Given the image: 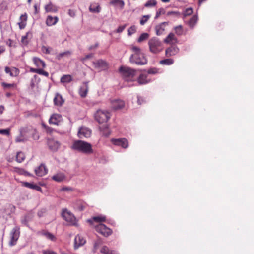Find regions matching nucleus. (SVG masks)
<instances>
[{"label": "nucleus", "mask_w": 254, "mask_h": 254, "mask_svg": "<svg viewBox=\"0 0 254 254\" xmlns=\"http://www.w3.org/2000/svg\"><path fill=\"white\" fill-rule=\"evenodd\" d=\"M130 49L133 52L130 57V62L139 65H145L147 63V59L139 47L132 45Z\"/></svg>", "instance_id": "1"}, {"label": "nucleus", "mask_w": 254, "mask_h": 254, "mask_svg": "<svg viewBox=\"0 0 254 254\" xmlns=\"http://www.w3.org/2000/svg\"><path fill=\"white\" fill-rule=\"evenodd\" d=\"M72 148L74 150L85 154H90L93 152L91 144L82 140L75 141L72 144Z\"/></svg>", "instance_id": "2"}, {"label": "nucleus", "mask_w": 254, "mask_h": 254, "mask_svg": "<svg viewBox=\"0 0 254 254\" xmlns=\"http://www.w3.org/2000/svg\"><path fill=\"white\" fill-rule=\"evenodd\" d=\"M149 51L153 54H157L163 50V44L157 37H154L148 41Z\"/></svg>", "instance_id": "3"}, {"label": "nucleus", "mask_w": 254, "mask_h": 254, "mask_svg": "<svg viewBox=\"0 0 254 254\" xmlns=\"http://www.w3.org/2000/svg\"><path fill=\"white\" fill-rule=\"evenodd\" d=\"M33 61L34 64L37 67V68H33V72H36L40 75L48 77L49 73L43 69L46 66L45 62L38 58H34Z\"/></svg>", "instance_id": "4"}, {"label": "nucleus", "mask_w": 254, "mask_h": 254, "mask_svg": "<svg viewBox=\"0 0 254 254\" xmlns=\"http://www.w3.org/2000/svg\"><path fill=\"white\" fill-rule=\"evenodd\" d=\"M120 72L125 79L127 81H132L136 71L128 67L122 66L120 68Z\"/></svg>", "instance_id": "5"}, {"label": "nucleus", "mask_w": 254, "mask_h": 254, "mask_svg": "<svg viewBox=\"0 0 254 254\" xmlns=\"http://www.w3.org/2000/svg\"><path fill=\"white\" fill-rule=\"evenodd\" d=\"M95 120L100 124L106 122L110 118V114L107 111L98 110L94 115Z\"/></svg>", "instance_id": "6"}, {"label": "nucleus", "mask_w": 254, "mask_h": 254, "mask_svg": "<svg viewBox=\"0 0 254 254\" xmlns=\"http://www.w3.org/2000/svg\"><path fill=\"white\" fill-rule=\"evenodd\" d=\"M20 236V228L18 226L14 227L10 233V241L9 244L13 246L16 244V242Z\"/></svg>", "instance_id": "7"}, {"label": "nucleus", "mask_w": 254, "mask_h": 254, "mask_svg": "<svg viewBox=\"0 0 254 254\" xmlns=\"http://www.w3.org/2000/svg\"><path fill=\"white\" fill-rule=\"evenodd\" d=\"M62 216L64 219L70 225H75L76 224V219L73 214L66 209L63 210Z\"/></svg>", "instance_id": "8"}, {"label": "nucleus", "mask_w": 254, "mask_h": 254, "mask_svg": "<svg viewBox=\"0 0 254 254\" xmlns=\"http://www.w3.org/2000/svg\"><path fill=\"white\" fill-rule=\"evenodd\" d=\"M96 230L104 236H108L112 233V230L102 223L95 226Z\"/></svg>", "instance_id": "9"}, {"label": "nucleus", "mask_w": 254, "mask_h": 254, "mask_svg": "<svg viewBox=\"0 0 254 254\" xmlns=\"http://www.w3.org/2000/svg\"><path fill=\"white\" fill-rule=\"evenodd\" d=\"M111 142L115 145L121 146L123 148L128 147V141L126 138L112 139Z\"/></svg>", "instance_id": "10"}, {"label": "nucleus", "mask_w": 254, "mask_h": 254, "mask_svg": "<svg viewBox=\"0 0 254 254\" xmlns=\"http://www.w3.org/2000/svg\"><path fill=\"white\" fill-rule=\"evenodd\" d=\"M168 25V22H163L157 25L155 27L156 35L160 36L163 34L165 30V28Z\"/></svg>", "instance_id": "11"}, {"label": "nucleus", "mask_w": 254, "mask_h": 254, "mask_svg": "<svg viewBox=\"0 0 254 254\" xmlns=\"http://www.w3.org/2000/svg\"><path fill=\"white\" fill-rule=\"evenodd\" d=\"M91 131L89 128L82 127L80 128L78 132V136L79 138H88L90 136Z\"/></svg>", "instance_id": "12"}, {"label": "nucleus", "mask_w": 254, "mask_h": 254, "mask_svg": "<svg viewBox=\"0 0 254 254\" xmlns=\"http://www.w3.org/2000/svg\"><path fill=\"white\" fill-rule=\"evenodd\" d=\"M72 205L74 209L79 211H83L87 206V204L81 200H76Z\"/></svg>", "instance_id": "13"}, {"label": "nucleus", "mask_w": 254, "mask_h": 254, "mask_svg": "<svg viewBox=\"0 0 254 254\" xmlns=\"http://www.w3.org/2000/svg\"><path fill=\"white\" fill-rule=\"evenodd\" d=\"M47 145L51 150L56 151L58 149L60 144L58 141L53 139L49 138L47 139Z\"/></svg>", "instance_id": "14"}, {"label": "nucleus", "mask_w": 254, "mask_h": 254, "mask_svg": "<svg viewBox=\"0 0 254 254\" xmlns=\"http://www.w3.org/2000/svg\"><path fill=\"white\" fill-rule=\"evenodd\" d=\"M4 71L6 74H8L11 77H16L19 75L20 72L19 70L14 67H9L6 66Z\"/></svg>", "instance_id": "15"}, {"label": "nucleus", "mask_w": 254, "mask_h": 254, "mask_svg": "<svg viewBox=\"0 0 254 254\" xmlns=\"http://www.w3.org/2000/svg\"><path fill=\"white\" fill-rule=\"evenodd\" d=\"M35 172L37 176L42 177L48 172V169L44 164H41L38 167L35 168Z\"/></svg>", "instance_id": "16"}, {"label": "nucleus", "mask_w": 254, "mask_h": 254, "mask_svg": "<svg viewBox=\"0 0 254 254\" xmlns=\"http://www.w3.org/2000/svg\"><path fill=\"white\" fill-rule=\"evenodd\" d=\"M179 49L176 45H172L166 49L165 51L167 57H171L176 55L179 52Z\"/></svg>", "instance_id": "17"}, {"label": "nucleus", "mask_w": 254, "mask_h": 254, "mask_svg": "<svg viewBox=\"0 0 254 254\" xmlns=\"http://www.w3.org/2000/svg\"><path fill=\"white\" fill-rule=\"evenodd\" d=\"M95 68H98L100 70H105L107 68V63L102 59L98 60L96 62L93 63Z\"/></svg>", "instance_id": "18"}, {"label": "nucleus", "mask_w": 254, "mask_h": 254, "mask_svg": "<svg viewBox=\"0 0 254 254\" xmlns=\"http://www.w3.org/2000/svg\"><path fill=\"white\" fill-rule=\"evenodd\" d=\"M86 242L85 239L81 235L76 236L74 239V248L78 249L80 246H83Z\"/></svg>", "instance_id": "19"}, {"label": "nucleus", "mask_w": 254, "mask_h": 254, "mask_svg": "<svg viewBox=\"0 0 254 254\" xmlns=\"http://www.w3.org/2000/svg\"><path fill=\"white\" fill-rule=\"evenodd\" d=\"M111 103L112 107L115 110L122 109L125 106L124 101L119 99L113 100Z\"/></svg>", "instance_id": "20"}, {"label": "nucleus", "mask_w": 254, "mask_h": 254, "mask_svg": "<svg viewBox=\"0 0 254 254\" xmlns=\"http://www.w3.org/2000/svg\"><path fill=\"white\" fill-rule=\"evenodd\" d=\"M150 81L151 79L148 78V74H141L137 78V82L140 85L146 84Z\"/></svg>", "instance_id": "21"}, {"label": "nucleus", "mask_w": 254, "mask_h": 254, "mask_svg": "<svg viewBox=\"0 0 254 254\" xmlns=\"http://www.w3.org/2000/svg\"><path fill=\"white\" fill-rule=\"evenodd\" d=\"M62 116L58 114H54L51 116L49 119V123L54 125H58L62 121Z\"/></svg>", "instance_id": "22"}, {"label": "nucleus", "mask_w": 254, "mask_h": 254, "mask_svg": "<svg viewBox=\"0 0 254 254\" xmlns=\"http://www.w3.org/2000/svg\"><path fill=\"white\" fill-rule=\"evenodd\" d=\"M164 42L167 44H174L177 42V39L173 33H170L164 40Z\"/></svg>", "instance_id": "23"}, {"label": "nucleus", "mask_w": 254, "mask_h": 254, "mask_svg": "<svg viewBox=\"0 0 254 254\" xmlns=\"http://www.w3.org/2000/svg\"><path fill=\"white\" fill-rule=\"evenodd\" d=\"M88 91V83H83L82 86L80 87L79 94L82 97H85Z\"/></svg>", "instance_id": "24"}, {"label": "nucleus", "mask_w": 254, "mask_h": 254, "mask_svg": "<svg viewBox=\"0 0 254 254\" xmlns=\"http://www.w3.org/2000/svg\"><path fill=\"white\" fill-rule=\"evenodd\" d=\"M27 19V16L26 14H22L20 16L19 18L20 21L18 23L20 29H23L25 27L26 25Z\"/></svg>", "instance_id": "25"}, {"label": "nucleus", "mask_w": 254, "mask_h": 254, "mask_svg": "<svg viewBox=\"0 0 254 254\" xmlns=\"http://www.w3.org/2000/svg\"><path fill=\"white\" fill-rule=\"evenodd\" d=\"M106 220V217L104 216L100 215L98 216L93 217L91 219H88L87 222L90 224H92L93 221H95L96 222L100 223L102 222H104Z\"/></svg>", "instance_id": "26"}, {"label": "nucleus", "mask_w": 254, "mask_h": 254, "mask_svg": "<svg viewBox=\"0 0 254 254\" xmlns=\"http://www.w3.org/2000/svg\"><path fill=\"white\" fill-rule=\"evenodd\" d=\"M58 21V18L56 16L52 17L48 16L46 19V24L49 26H53L56 24Z\"/></svg>", "instance_id": "27"}, {"label": "nucleus", "mask_w": 254, "mask_h": 254, "mask_svg": "<svg viewBox=\"0 0 254 254\" xmlns=\"http://www.w3.org/2000/svg\"><path fill=\"white\" fill-rule=\"evenodd\" d=\"M52 178L53 180L56 182H61L63 181L65 179V176L64 174L63 173H58L53 175Z\"/></svg>", "instance_id": "28"}, {"label": "nucleus", "mask_w": 254, "mask_h": 254, "mask_svg": "<svg viewBox=\"0 0 254 254\" xmlns=\"http://www.w3.org/2000/svg\"><path fill=\"white\" fill-rule=\"evenodd\" d=\"M100 252L103 254H119L115 250H110L107 246H104L100 250Z\"/></svg>", "instance_id": "29"}, {"label": "nucleus", "mask_w": 254, "mask_h": 254, "mask_svg": "<svg viewBox=\"0 0 254 254\" xmlns=\"http://www.w3.org/2000/svg\"><path fill=\"white\" fill-rule=\"evenodd\" d=\"M64 100L62 98V97L61 95L57 94L54 99V102L55 105L57 106H61L64 103Z\"/></svg>", "instance_id": "30"}, {"label": "nucleus", "mask_w": 254, "mask_h": 254, "mask_svg": "<svg viewBox=\"0 0 254 254\" xmlns=\"http://www.w3.org/2000/svg\"><path fill=\"white\" fill-rule=\"evenodd\" d=\"M198 20V16L196 15H193L188 21V24L190 28H193Z\"/></svg>", "instance_id": "31"}, {"label": "nucleus", "mask_w": 254, "mask_h": 254, "mask_svg": "<svg viewBox=\"0 0 254 254\" xmlns=\"http://www.w3.org/2000/svg\"><path fill=\"white\" fill-rule=\"evenodd\" d=\"M1 86L4 89H14L16 87V84L15 83H7L3 82L1 83Z\"/></svg>", "instance_id": "32"}, {"label": "nucleus", "mask_w": 254, "mask_h": 254, "mask_svg": "<svg viewBox=\"0 0 254 254\" xmlns=\"http://www.w3.org/2000/svg\"><path fill=\"white\" fill-rule=\"evenodd\" d=\"M100 129L104 135L107 136L110 135V131L109 129L108 126L105 125L103 126L102 127H100Z\"/></svg>", "instance_id": "33"}, {"label": "nucleus", "mask_w": 254, "mask_h": 254, "mask_svg": "<svg viewBox=\"0 0 254 254\" xmlns=\"http://www.w3.org/2000/svg\"><path fill=\"white\" fill-rule=\"evenodd\" d=\"M25 156L24 154L22 152H17L16 156V160L19 163L22 162L25 159Z\"/></svg>", "instance_id": "34"}, {"label": "nucleus", "mask_w": 254, "mask_h": 254, "mask_svg": "<svg viewBox=\"0 0 254 254\" xmlns=\"http://www.w3.org/2000/svg\"><path fill=\"white\" fill-rule=\"evenodd\" d=\"M72 77L70 75H65L61 78V82L62 83H69L72 81Z\"/></svg>", "instance_id": "35"}, {"label": "nucleus", "mask_w": 254, "mask_h": 254, "mask_svg": "<svg viewBox=\"0 0 254 254\" xmlns=\"http://www.w3.org/2000/svg\"><path fill=\"white\" fill-rule=\"evenodd\" d=\"M71 54V52L69 51H66L58 54L56 56V58L58 60H60L64 57H68L70 56Z\"/></svg>", "instance_id": "36"}, {"label": "nucleus", "mask_w": 254, "mask_h": 254, "mask_svg": "<svg viewBox=\"0 0 254 254\" xmlns=\"http://www.w3.org/2000/svg\"><path fill=\"white\" fill-rule=\"evenodd\" d=\"M43 235L45 236V237L49 239L51 241H55L56 240V237L55 236L52 234V233L49 232H45L43 233Z\"/></svg>", "instance_id": "37"}, {"label": "nucleus", "mask_w": 254, "mask_h": 254, "mask_svg": "<svg viewBox=\"0 0 254 254\" xmlns=\"http://www.w3.org/2000/svg\"><path fill=\"white\" fill-rule=\"evenodd\" d=\"M157 2L156 0H149L144 4L146 7H150L154 6L156 5Z\"/></svg>", "instance_id": "38"}, {"label": "nucleus", "mask_w": 254, "mask_h": 254, "mask_svg": "<svg viewBox=\"0 0 254 254\" xmlns=\"http://www.w3.org/2000/svg\"><path fill=\"white\" fill-rule=\"evenodd\" d=\"M174 62V61L172 59H166L160 61V63L162 64L171 65Z\"/></svg>", "instance_id": "39"}, {"label": "nucleus", "mask_w": 254, "mask_h": 254, "mask_svg": "<svg viewBox=\"0 0 254 254\" xmlns=\"http://www.w3.org/2000/svg\"><path fill=\"white\" fill-rule=\"evenodd\" d=\"M149 37V34L147 33H143L140 35L139 37L138 38L137 41L139 43L143 41L148 39Z\"/></svg>", "instance_id": "40"}, {"label": "nucleus", "mask_w": 254, "mask_h": 254, "mask_svg": "<svg viewBox=\"0 0 254 254\" xmlns=\"http://www.w3.org/2000/svg\"><path fill=\"white\" fill-rule=\"evenodd\" d=\"M150 15H146L142 16L141 18L140 21V24L141 25H143L145 24V23L148 20V19L150 18Z\"/></svg>", "instance_id": "41"}, {"label": "nucleus", "mask_w": 254, "mask_h": 254, "mask_svg": "<svg viewBox=\"0 0 254 254\" xmlns=\"http://www.w3.org/2000/svg\"><path fill=\"white\" fill-rule=\"evenodd\" d=\"M111 5H116V4L121 3V9H123L124 7V2L122 0H113L110 2Z\"/></svg>", "instance_id": "42"}, {"label": "nucleus", "mask_w": 254, "mask_h": 254, "mask_svg": "<svg viewBox=\"0 0 254 254\" xmlns=\"http://www.w3.org/2000/svg\"><path fill=\"white\" fill-rule=\"evenodd\" d=\"M175 33L178 35H181L183 34V27L181 25H179L174 28Z\"/></svg>", "instance_id": "43"}, {"label": "nucleus", "mask_w": 254, "mask_h": 254, "mask_svg": "<svg viewBox=\"0 0 254 254\" xmlns=\"http://www.w3.org/2000/svg\"><path fill=\"white\" fill-rule=\"evenodd\" d=\"M42 52L45 54H50L52 50V48L50 47L43 46L41 48Z\"/></svg>", "instance_id": "44"}, {"label": "nucleus", "mask_w": 254, "mask_h": 254, "mask_svg": "<svg viewBox=\"0 0 254 254\" xmlns=\"http://www.w3.org/2000/svg\"><path fill=\"white\" fill-rule=\"evenodd\" d=\"M15 171L19 173L20 174L24 175L26 176H30V174L23 170V169L20 168H15Z\"/></svg>", "instance_id": "45"}, {"label": "nucleus", "mask_w": 254, "mask_h": 254, "mask_svg": "<svg viewBox=\"0 0 254 254\" xmlns=\"http://www.w3.org/2000/svg\"><path fill=\"white\" fill-rule=\"evenodd\" d=\"M45 10L47 12L55 11V8L51 4L46 5L45 7Z\"/></svg>", "instance_id": "46"}, {"label": "nucleus", "mask_w": 254, "mask_h": 254, "mask_svg": "<svg viewBox=\"0 0 254 254\" xmlns=\"http://www.w3.org/2000/svg\"><path fill=\"white\" fill-rule=\"evenodd\" d=\"M29 34V33H27L26 35L22 37L21 42L23 45H26L28 44V42L27 39H28V36Z\"/></svg>", "instance_id": "47"}, {"label": "nucleus", "mask_w": 254, "mask_h": 254, "mask_svg": "<svg viewBox=\"0 0 254 254\" xmlns=\"http://www.w3.org/2000/svg\"><path fill=\"white\" fill-rule=\"evenodd\" d=\"M73 189L72 187L66 186H64L62 187L60 190L61 191H64L67 192H71L73 191Z\"/></svg>", "instance_id": "48"}, {"label": "nucleus", "mask_w": 254, "mask_h": 254, "mask_svg": "<svg viewBox=\"0 0 254 254\" xmlns=\"http://www.w3.org/2000/svg\"><path fill=\"white\" fill-rule=\"evenodd\" d=\"M136 30V28L135 26H131L128 30V35L130 36L134 33Z\"/></svg>", "instance_id": "49"}, {"label": "nucleus", "mask_w": 254, "mask_h": 254, "mask_svg": "<svg viewBox=\"0 0 254 254\" xmlns=\"http://www.w3.org/2000/svg\"><path fill=\"white\" fill-rule=\"evenodd\" d=\"M193 13V9L191 8H187L184 12V15L185 16L190 15Z\"/></svg>", "instance_id": "50"}, {"label": "nucleus", "mask_w": 254, "mask_h": 254, "mask_svg": "<svg viewBox=\"0 0 254 254\" xmlns=\"http://www.w3.org/2000/svg\"><path fill=\"white\" fill-rule=\"evenodd\" d=\"M89 10L92 12L98 13L100 11V7L99 6L95 7H93L92 6H90L89 7Z\"/></svg>", "instance_id": "51"}, {"label": "nucleus", "mask_w": 254, "mask_h": 254, "mask_svg": "<svg viewBox=\"0 0 254 254\" xmlns=\"http://www.w3.org/2000/svg\"><path fill=\"white\" fill-rule=\"evenodd\" d=\"M0 134L9 135L10 134V129H0Z\"/></svg>", "instance_id": "52"}, {"label": "nucleus", "mask_w": 254, "mask_h": 254, "mask_svg": "<svg viewBox=\"0 0 254 254\" xmlns=\"http://www.w3.org/2000/svg\"><path fill=\"white\" fill-rule=\"evenodd\" d=\"M21 183L22 186L32 189V183L26 182H21Z\"/></svg>", "instance_id": "53"}, {"label": "nucleus", "mask_w": 254, "mask_h": 254, "mask_svg": "<svg viewBox=\"0 0 254 254\" xmlns=\"http://www.w3.org/2000/svg\"><path fill=\"white\" fill-rule=\"evenodd\" d=\"M43 254H57V253L52 250H46L43 251Z\"/></svg>", "instance_id": "54"}, {"label": "nucleus", "mask_w": 254, "mask_h": 254, "mask_svg": "<svg viewBox=\"0 0 254 254\" xmlns=\"http://www.w3.org/2000/svg\"><path fill=\"white\" fill-rule=\"evenodd\" d=\"M158 72L156 68H150L148 70V74H155Z\"/></svg>", "instance_id": "55"}, {"label": "nucleus", "mask_w": 254, "mask_h": 254, "mask_svg": "<svg viewBox=\"0 0 254 254\" xmlns=\"http://www.w3.org/2000/svg\"><path fill=\"white\" fill-rule=\"evenodd\" d=\"M93 55H94V54H92V53L88 54V55H86L84 58H82L81 59V60L82 61H86L87 59H91V58H93Z\"/></svg>", "instance_id": "56"}, {"label": "nucleus", "mask_w": 254, "mask_h": 254, "mask_svg": "<svg viewBox=\"0 0 254 254\" xmlns=\"http://www.w3.org/2000/svg\"><path fill=\"white\" fill-rule=\"evenodd\" d=\"M33 189L36 190L38 191L42 192V189L40 186L36 185V184H33Z\"/></svg>", "instance_id": "57"}, {"label": "nucleus", "mask_w": 254, "mask_h": 254, "mask_svg": "<svg viewBox=\"0 0 254 254\" xmlns=\"http://www.w3.org/2000/svg\"><path fill=\"white\" fill-rule=\"evenodd\" d=\"M29 216H25L24 219L22 220V223L24 224L25 225H28V223L29 221Z\"/></svg>", "instance_id": "58"}, {"label": "nucleus", "mask_w": 254, "mask_h": 254, "mask_svg": "<svg viewBox=\"0 0 254 254\" xmlns=\"http://www.w3.org/2000/svg\"><path fill=\"white\" fill-rule=\"evenodd\" d=\"M39 138V135L37 133L36 130L33 131V139L34 140H38Z\"/></svg>", "instance_id": "59"}, {"label": "nucleus", "mask_w": 254, "mask_h": 254, "mask_svg": "<svg viewBox=\"0 0 254 254\" xmlns=\"http://www.w3.org/2000/svg\"><path fill=\"white\" fill-rule=\"evenodd\" d=\"M163 11V9H159L158 11H157L155 19L158 18V17H159V16L161 14L162 11Z\"/></svg>", "instance_id": "60"}, {"label": "nucleus", "mask_w": 254, "mask_h": 254, "mask_svg": "<svg viewBox=\"0 0 254 254\" xmlns=\"http://www.w3.org/2000/svg\"><path fill=\"white\" fill-rule=\"evenodd\" d=\"M125 27H126V25H123V26H119L118 27V28L117 29V32H118V33L122 32L125 28Z\"/></svg>", "instance_id": "61"}, {"label": "nucleus", "mask_w": 254, "mask_h": 254, "mask_svg": "<svg viewBox=\"0 0 254 254\" xmlns=\"http://www.w3.org/2000/svg\"><path fill=\"white\" fill-rule=\"evenodd\" d=\"M98 47V44L96 43L94 45H91L88 47L89 50H94Z\"/></svg>", "instance_id": "62"}, {"label": "nucleus", "mask_w": 254, "mask_h": 254, "mask_svg": "<svg viewBox=\"0 0 254 254\" xmlns=\"http://www.w3.org/2000/svg\"><path fill=\"white\" fill-rule=\"evenodd\" d=\"M68 14L71 17H74L75 15V12L73 10H71V9H69L68 10Z\"/></svg>", "instance_id": "63"}, {"label": "nucleus", "mask_w": 254, "mask_h": 254, "mask_svg": "<svg viewBox=\"0 0 254 254\" xmlns=\"http://www.w3.org/2000/svg\"><path fill=\"white\" fill-rule=\"evenodd\" d=\"M45 213V209H43V210H41V211H39L38 213V215L39 216V217H42L43 216V214L44 213Z\"/></svg>", "instance_id": "64"}]
</instances>
